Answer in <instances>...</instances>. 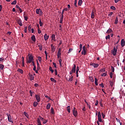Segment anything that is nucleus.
Returning a JSON list of instances; mask_svg holds the SVG:
<instances>
[{"label": "nucleus", "instance_id": "nucleus-54", "mask_svg": "<svg viewBox=\"0 0 125 125\" xmlns=\"http://www.w3.org/2000/svg\"><path fill=\"white\" fill-rule=\"evenodd\" d=\"M106 116L104 114V113L102 112V117H103V118H104Z\"/></svg>", "mask_w": 125, "mask_h": 125}, {"label": "nucleus", "instance_id": "nucleus-38", "mask_svg": "<svg viewBox=\"0 0 125 125\" xmlns=\"http://www.w3.org/2000/svg\"><path fill=\"white\" fill-rule=\"evenodd\" d=\"M113 73L112 72L109 73V76L110 77L111 79L113 78Z\"/></svg>", "mask_w": 125, "mask_h": 125}, {"label": "nucleus", "instance_id": "nucleus-2", "mask_svg": "<svg viewBox=\"0 0 125 125\" xmlns=\"http://www.w3.org/2000/svg\"><path fill=\"white\" fill-rule=\"evenodd\" d=\"M83 49V51H82V49ZM82 51V55H85V46H83L82 45V44H80V51H79V53H80Z\"/></svg>", "mask_w": 125, "mask_h": 125}, {"label": "nucleus", "instance_id": "nucleus-52", "mask_svg": "<svg viewBox=\"0 0 125 125\" xmlns=\"http://www.w3.org/2000/svg\"><path fill=\"white\" fill-rule=\"evenodd\" d=\"M52 64H53V65H54V67H55V68H57V67L56 66V63H55V62H52Z\"/></svg>", "mask_w": 125, "mask_h": 125}, {"label": "nucleus", "instance_id": "nucleus-63", "mask_svg": "<svg viewBox=\"0 0 125 125\" xmlns=\"http://www.w3.org/2000/svg\"><path fill=\"white\" fill-rule=\"evenodd\" d=\"M102 114L100 113V112L99 111L98 112V113H96V115H101Z\"/></svg>", "mask_w": 125, "mask_h": 125}, {"label": "nucleus", "instance_id": "nucleus-6", "mask_svg": "<svg viewBox=\"0 0 125 125\" xmlns=\"http://www.w3.org/2000/svg\"><path fill=\"white\" fill-rule=\"evenodd\" d=\"M35 99H36V101L38 103H40V95L36 94L35 95Z\"/></svg>", "mask_w": 125, "mask_h": 125}, {"label": "nucleus", "instance_id": "nucleus-61", "mask_svg": "<svg viewBox=\"0 0 125 125\" xmlns=\"http://www.w3.org/2000/svg\"><path fill=\"white\" fill-rule=\"evenodd\" d=\"M39 14L40 15H42V11H40L39 12Z\"/></svg>", "mask_w": 125, "mask_h": 125}, {"label": "nucleus", "instance_id": "nucleus-7", "mask_svg": "<svg viewBox=\"0 0 125 125\" xmlns=\"http://www.w3.org/2000/svg\"><path fill=\"white\" fill-rule=\"evenodd\" d=\"M90 65L93 66L94 68H97L99 66L98 63H91Z\"/></svg>", "mask_w": 125, "mask_h": 125}, {"label": "nucleus", "instance_id": "nucleus-57", "mask_svg": "<svg viewBox=\"0 0 125 125\" xmlns=\"http://www.w3.org/2000/svg\"><path fill=\"white\" fill-rule=\"evenodd\" d=\"M100 86H101L102 88L104 87V83H102L101 84H100Z\"/></svg>", "mask_w": 125, "mask_h": 125}, {"label": "nucleus", "instance_id": "nucleus-8", "mask_svg": "<svg viewBox=\"0 0 125 125\" xmlns=\"http://www.w3.org/2000/svg\"><path fill=\"white\" fill-rule=\"evenodd\" d=\"M61 49L60 48V49H59V51H58V54H57L58 58H61Z\"/></svg>", "mask_w": 125, "mask_h": 125}, {"label": "nucleus", "instance_id": "nucleus-37", "mask_svg": "<svg viewBox=\"0 0 125 125\" xmlns=\"http://www.w3.org/2000/svg\"><path fill=\"white\" fill-rule=\"evenodd\" d=\"M77 0H75V1H74V6L75 7H77Z\"/></svg>", "mask_w": 125, "mask_h": 125}, {"label": "nucleus", "instance_id": "nucleus-12", "mask_svg": "<svg viewBox=\"0 0 125 125\" xmlns=\"http://www.w3.org/2000/svg\"><path fill=\"white\" fill-rule=\"evenodd\" d=\"M48 39H49V36H47V34H45V35H44V40H45V41H46Z\"/></svg>", "mask_w": 125, "mask_h": 125}, {"label": "nucleus", "instance_id": "nucleus-32", "mask_svg": "<svg viewBox=\"0 0 125 125\" xmlns=\"http://www.w3.org/2000/svg\"><path fill=\"white\" fill-rule=\"evenodd\" d=\"M98 81V80H97V79L95 78V84H96V85H98V83H97Z\"/></svg>", "mask_w": 125, "mask_h": 125}, {"label": "nucleus", "instance_id": "nucleus-42", "mask_svg": "<svg viewBox=\"0 0 125 125\" xmlns=\"http://www.w3.org/2000/svg\"><path fill=\"white\" fill-rule=\"evenodd\" d=\"M4 68V65L3 64H0V69L2 70Z\"/></svg>", "mask_w": 125, "mask_h": 125}, {"label": "nucleus", "instance_id": "nucleus-19", "mask_svg": "<svg viewBox=\"0 0 125 125\" xmlns=\"http://www.w3.org/2000/svg\"><path fill=\"white\" fill-rule=\"evenodd\" d=\"M40 11H42V10H41V9H36V14H40L39 12H40Z\"/></svg>", "mask_w": 125, "mask_h": 125}, {"label": "nucleus", "instance_id": "nucleus-31", "mask_svg": "<svg viewBox=\"0 0 125 125\" xmlns=\"http://www.w3.org/2000/svg\"><path fill=\"white\" fill-rule=\"evenodd\" d=\"M37 125H42L41 122L40 120V119L38 118L37 119Z\"/></svg>", "mask_w": 125, "mask_h": 125}, {"label": "nucleus", "instance_id": "nucleus-25", "mask_svg": "<svg viewBox=\"0 0 125 125\" xmlns=\"http://www.w3.org/2000/svg\"><path fill=\"white\" fill-rule=\"evenodd\" d=\"M50 111H51V113H52V114H54L55 113H54V109H53V108H51V109H50Z\"/></svg>", "mask_w": 125, "mask_h": 125}, {"label": "nucleus", "instance_id": "nucleus-21", "mask_svg": "<svg viewBox=\"0 0 125 125\" xmlns=\"http://www.w3.org/2000/svg\"><path fill=\"white\" fill-rule=\"evenodd\" d=\"M43 25V24L42 23V22L41 19H40L39 20V25L40 26V27H42Z\"/></svg>", "mask_w": 125, "mask_h": 125}, {"label": "nucleus", "instance_id": "nucleus-17", "mask_svg": "<svg viewBox=\"0 0 125 125\" xmlns=\"http://www.w3.org/2000/svg\"><path fill=\"white\" fill-rule=\"evenodd\" d=\"M50 107H51V104L50 103H48V104H47L46 105L47 110H49V109H50Z\"/></svg>", "mask_w": 125, "mask_h": 125}, {"label": "nucleus", "instance_id": "nucleus-44", "mask_svg": "<svg viewBox=\"0 0 125 125\" xmlns=\"http://www.w3.org/2000/svg\"><path fill=\"white\" fill-rule=\"evenodd\" d=\"M17 3V1L16 0H14L13 2H12V5H16Z\"/></svg>", "mask_w": 125, "mask_h": 125}, {"label": "nucleus", "instance_id": "nucleus-35", "mask_svg": "<svg viewBox=\"0 0 125 125\" xmlns=\"http://www.w3.org/2000/svg\"><path fill=\"white\" fill-rule=\"evenodd\" d=\"M24 20H25V21H28V17H27L26 16H25V14H24Z\"/></svg>", "mask_w": 125, "mask_h": 125}, {"label": "nucleus", "instance_id": "nucleus-39", "mask_svg": "<svg viewBox=\"0 0 125 125\" xmlns=\"http://www.w3.org/2000/svg\"><path fill=\"white\" fill-rule=\"evenodd\" d=\"M105 72V68H102L100 70V72Z\"/></svg>", "mask_w": 125, "mask_h": 125}, {"label": "nucleus", "instance_id": "nucleus-11", "mask_svg": "<svg viewBox=\"0 0 125 125\" xmlns=\"http://www.w3.org/2000/svg\"><path fill=\"white\" fill-rule=\"evenodd\" d=\"M121 46L122 47H124V46H125V41H124V39H122L121 40Z\"/></svg>", "mask_w": 125, "mask_h": 125}, {"label": "nucleus", "instance_id": "nucleus-53", "mask_svg": "<svg viewBox=\"0 0 125 125\" xmlns=\"http://www.w3.org/2000/svg\"><path fill=\"white\" fill-rule=\"evenodd\" d=\"M73 77L72 76V77H71L68 79V81L71 82L73 80Z\"/></svg>", "mask_w": 125, "mask_h": 125}, {"label": "nucleus", "instance_id": "nucleus-3", "mask_svg": "<svg viewBox=\"0 0 125 125\" xmlns=\"http://www.w3.org/2000/svg\"><path fill=\"white\" fill-rule=\"evenodd\" d=\"M32 62H34V59L32 55H30L28 56V60H27L26 63L28 64L31 63Z\"/></svg>", "mask_w": 125, "mask_h": 125}, {"label": "nucleus", "instance_id": "nucleus-30", "mask_svg": "<svg viewBox=\"0 0 125 125\" xmlns=\"http://www.w3.org/2000/svg\"><path fill=\"white\" fill-rule=\"evenodd\" d=\"M37 58H38V60H39V62H42V57H40V56H39V57H37Z\"/></svg>", "mask_w": 125, "mask_h": 125}, {"label": "nucleus", "instance_id": "nucleus-36", "mask_svg": "<svg viewBox=\"0 0 125 125\" xmlns=\"http://www.w3.org/2000/svg\"><path fill=\"white\" fill-rule=\"evenodd\" d=\"M118 23V19L116 18V20H115V24H117Z\"/></svg>", "mask_w": 125, "mask_h": 125}, {"label": "nucleus", "instance_id": "nucleus-46", "mask_svg": "<svg viewBox=\"0 0 125 125\" xmlns=\"http://www.w3.org/2000/svg\"><path fill=\"white\" fill-rule=\"evenodd\" d=\"M73 51V49L72 48H69V49H68V54H69L71 52H72Z\"/></svg>", "mask_w": 125, "mask_h": 125}, {"label": "nucleus", "instance_id": "nucleus-41", "mask_svg": "<svg viewBox=\"0 0 125 125\" xmlns=\"http://www.w3.org/2000/svg\"><path fill=\"white\" fill-rule=\"evenodd\" d=\"M110 9L113 10H116V7H115L114 6H112L110 7Z\"/></svg>", "mask_w": 125, "mask_h": 125}, {"label": "nucleus", "instance_id": "nucleus-5", "mask_svg": "<svg viewBox=\"0 0 125 125\" xmlns=\"http://www.w3.org/2000/svg\"><path fill=\"white\" fill-rule=\"evenodd\" d=\"M117 47L116 48H113V50L112 51V55L113 56H116L117 54Z\"/></svg>", "mask_w": 125, "mask_h": 125}, {"label": "nucleus", "instance_id": "nucleus-62", "mask_svg": "<svg viewBox=\"0 0 125 125\" xmlns=\"http://www.w3.org/2000/svg\"><path fill=\"white\" fill-rule=\"evenodd\" d=\"M120 1H121V0H114L115 3H118Z\"/></svg>", "mask_w": 125, "mask_h": 125}, {"label": "nucleus", "instance_id": "nucleus-16", "mask_svg": "<svg viewBox=\"0 0 125 125\" xmlns=\"http://www.w3.org/2000/svg\"><path fill=\"white\" fill-rule=\"evenodd\" d=\"M63 21V15L62 14V17L60 18V23H62V21Z\"/></svg>", "mask_w": 125, "mask_h": 125}, {"label": "nucleus", "instance_id": "nucleus-48", "mask_svg": "<svg viewBox=\"0 0 125 125\" xmlns=\"http://www.w3.org/2000/svg\"><path fill=\"white\" fill-rule=\"evenodd\" d=\"M24 33H27V26L24 27Z\"/></svg>", "mask_w": 125, "mask_h": 125}, {"label": "nucleus", "instance_id": "nucleus-14", "mask_svg": "<svg viewBox=\"0 0 125 125\" xmlns=\"http://www.w3.org/2000/svg\"><path fill=\"white\" fill-rule=\"evenodd\" d=\"M31 39H32V41L36 42V36L35 35H32Z\"/></svg>", "mask_w": 125, "mask_h": 125}, {"label": "nucleus", "instance_id": "nucleus-9", "mask_svg": "<svg viewBox=\"0 0 125 125\" xmlns=\"http://www.w3.org/2000/svg\"><path fill=\"white\" fill-rule=\"evenodd\" d=\"M17 23L18 24H19V25H20L21 26H22V23H21V20L20 19H17Z\"/></svg>", "mask_w": 125, "mask_h": 125}, {"label": "nucleus", "instance_id": "nucleus-34", "mask_svg": "<svg viewBox=\"0 0 125 125\" xmlns=\"http://www.w3.org/2000/svg\"><path fill=\"white\" fill-rule=\"evenodd\" d=\"M112 32V29H108L107 32H106V33H107L108 34H109V33H111Z\"/></svg>", "mask_w": 125, "mask_h": 125}, {"label": "nucleus", "instance_id": "nucleus-29", "mask_svg": "<svg viewBox=\"0 0 125 125\" xmlns=\"http://www.w3.org/2000/svg\"><path fill=\"white\" fill-rule=\"evenodd\" d=\"M24 115L27 118L29 119V115H28V113H27L25 112H24Z\"/></svg>", "mask_w": 125, "mask_h": 125}, {"label": "nucleus", "instance_id": "nucleus-56", "mask_svg": "<svg viewBox=\"0 0 125 125\" xmlns=\"http://www.w3.org/2000/svg\"><path fill=\"white\" fill-rule=\"evenodd\" d=\"M31 29V25H29V26H28V31H30Z\"/></svg>", "mask_w": 125, "mask_h": 125}, {"label": "nucleus", "instance_id": "nucleus-28", "mask_svg": "<svg viewBox=\"0 0 125 125\" xmlns=\"http://www.w3.org/2000/svg\"><path fill=\"white\" fill-rule=\"evenodd\" d=\"M50 80L52 82H54V83H56V81L54 79L51 78H50Z\"/></svg>", "mask_w": 125, "mask_h": 125}, {"label": "nucleus", "instance_id": "nucleus-49", "mask_svg": "<svg viewBox=\"0 0 125 125\" xmlns=\"http://www.w3.org/2000/svg\"><path fill=\"white\" fill-rule=\"evenodd\" d=\"M98 122H102L103 121L102 119H101V118H98Z\"/></svg>", "mask_w": 125, "mask_h": 125}, {"label": "nucleus", "instance_id": "nucleus-26", "mask_svg": "<svg viewBox=\"0 0 125 125\" xmlns=\"http://www.w3.org/2000/svg\"><path fill=\"white\" fill-rule=\"evenodd\" d=\"M49 70L50 71H51V72H52V73H53V72H54V70L52 69V67L51 66L49 67Z\"/></svg>", "mask_w": 125, "mask_h": 125}, {"label": "nucleus", "instance_id": "nucleus-20", "mask_svg": "<svg viewBox=\"0 0 125 125\" xmlns=\"http://www.w3.org/2000/svg\"><path fill=\"white\" fill-rule=\"evenodd\" d=\"M39 120H41V121H45L47 120L44 119V118L43 117H42L41 116H39Z\"/></svg>", "mask_w": 125, "mask_h": 125}, {"label": "nucleus", "instance_id": "nucleus-59", "mask_svg": "<svg viewBox=\"0 0 125 125\" xmlns=\"http://www.w3.org/2000/svg\"><path fill=\"white\" fill-rule=\"evenodd\" d=\"M29 93L30 94V96L32 97V90L29 91Z\"/></svg>", "mask_w": 125, "mask_h": 125}, {"label": "nucleus", "instance_id": "nucleus-50", "mask_svg": "<svg viewBox=\"0 0 125 125\" xmlns=\"http://www.w3.org/2000/svg\"><path fill=\"white\" fill-rule=\"evenodd\" d=\"M109 85H110L111 87L113 86V82L110 81L109 82Z\"/></svg>", "mask_w": 125, "mask_h": 125}, {"label": "nucleus", "instance_id": "nucleus-1", "mask_svg": "<svg viewBox=\"0 0 125 125\" xmlns=\"http://www.w3.org/2000/svg\"><path fill=\"white\" fill-rule=\"evenodd\" d=\"M76 77H78L79 66H77V65H76V64H74L73 67H72V70H71L69 74H70V75H72L73 73H75L76 72Z\"/></svg>", "mask_w": 125, "mask_h": 125}, {"label": "nucleus", "instance_id": "nucleus-60", "mask_svg": "<svg viewBox=\"0 0 125 125\" xmlns=\"http://www.w3.org/2000/svg\"><path fill=\"white\" fill-rule=\"evenodd\" d=\"M63 11H68V8H65L64 9L62 10Z\"/></svg>", "mask_w": 125, "mask_h": 125}, {"label": "nucleus", "instance_id": "nucleus-64", "mask_svg": "<svg viewBox=\"0 0 125 125\" xmlns=\"http://www.w3.org/2000/svg\"><path fill=\"white\" fill-rule=\"evenodd\" d=\"M37 67H40V63H39V62H38V61H37Z\"/></svg>", "mask_w": 125, "mask_h": 125}, {"label": "nucleus", "instance_id": "nucleus-58", "mask_svg": "<svg viewBox=\"0 0 125 125\" xmlns=\"http://www.w3.org/2000/svg\"><path fill=\"white\" fill-rule=\"evenodd\" d=\"M54 72H55V75H57L58 74L57 70L55 69Z\"/></svg>", "mask_w": 125, "mask_h": 125}, {"label": "nucleus", "instance_id": "nucleus-47", "mask_svg": "<svg viewBox=\"0 0 125 125\" xmlns=\"http://www.w3.org/2000/svg\"><path fill=\"white\" fill-rule=\"evenodd\" d=\"M59 62L60 63V66H62V65L61 64V63L62 62V59H60V60L59 61Z\"/></svg>", "mask_w": 125, "mask_h": 125}, {"label": "nucleus", "instance_id": "nucleus-15", "mask_svg": "<svg viewBox=\"0 0 125 125\" xmlns=\"http://www.w3.org/2000/svg\"><path fill=\"white\" fill-rule=\"evenodd\" d=\"M52 40L53 41H56V36L54 34L52 35Z\"/></svg>", "mask_w": 125, "mask_h": 125}, {"label": "nucleus", "instance_id": "nucleus-4", "mask_svg": "<svg viewBox=\"0 0 125 125\" xmlns=\"http://www.w3.org/2000/svg\"><path fill=\"white\" fill-rule=\"evenodd\" d=\"M6 115H7V116H8V122H9L10 123H13V122L12 121V117H11L10 114L7 113V114H6Z\"/></svg>", "mask_w": 125, "mask_h": 125}, {"label": "nucleus", "instance_id": "nucleus-43", "mask_svg": "<svg viewBox=\"0 0 125 125\" xmlns=\"http://www.w3.org/2000/svg\"><path fill=\"white\" fill-rule=\"evenodd\" d=\"M110 38V35L106 36H105V40H107L108 39L109 40Z\"/></svg>", "mask_w": 125, "mask_h": 125}, {"label": "nucleus", "instance_id": "nucleus-13", "mask_svg": "<svg viewBox=\"0 0 125 125\" xmlns=\"http://www.w3.org/2000/svg\"><path fill=\"white\" fill-rule=\"evenodd\" d=\"M51 47L52 48V53H54L55 52V50L56 49V48L54 47V46H53L52 44L51 45Z\"/></svg>", "mask_w": 125, "mask_h": 125}, {"label": "nucleus", "instance_id": "nucleus-22", "mask_svg": "<svg viewBox=\"0 0 125 125\" xmlns=\"http://www.w3.org/2000/svg\"><path fill=\"white\" fill-rule=\"evenodd\" d=\"M67 111L68 113H70V106L69 105L67 106Z\"/></svg>", "mask_w": 125, "mask_h": 125}, {"label": "nucleus", "instance_id": "nucleus-10", "mask_svg": "<svg viewBox=\"0 0 125 125\" xmlns=\"http://www.w3.org/2000/svg\"><path fill=\"white\" fill-rule=\"evenodd\" d=\"M78 115V112L77 111L73 110V115H74L75 117H77Z\"/></svg>", "mask_w": 125, "mask_h": 125}, {"label": "nucleus", "instance_id": "nucleus-45", "mask_svg": "<svg viewBox=\"0 0 125 125\" xmlns=\"http://www.w3.org/2000/svg\"><path fill=\"white\" fill-rule=\"evenodd\" d=\"M42 121L43 122H42L43 124H46L47 122H48V120H43V121Z\"/></svg>", "mask_w": 125, "mask_h": 125}, {"label": "nucleus", "instance_id": "nucleus-23", "mask_svg": "<svg viewBox=\"0 0 125 125\" xmlns=\"http://www.w3.org/2000/svg\"><path fill=\"white\" fill-rule=\"evenodd\" d=\"M18 72H19L21 74H23V70L22 69H20V68L18 69Z\"/></svg>", "mask_w": 125, "mask_h": 125}, {"label": "nucleus", "instance_id": "nucleus-55", "mask_svg": "<svg viewBox=\"0 0 125 125\" xmlns=\"http://www.w3.org/2000/svg\"><path fill=\"white\" fill-rule=\"evenodd\" d=\"M106 75H107L106 73H104L103 74H102V76L105 77Z\"/></svg>", "mask_w": 125, "mask_h": 125}, {"label": "nucleus", "instance_id": "nucleus-40", "mask_svg": "<svg viewBox=\"0 0 125 125\" xmlns=\"http://www.w3.org/2000/svg\"><path fill=\"white\" fill-rule=\"evenodd\" d=\"M111 70L112 72H114L115 69L114 67H113V66H111Z\"/></svg>", "mask_w": 125, "mask_h": 125}, {"label": "nucleus", "instance_id": "nucleus-51", "mask_svg": "<svg viewBox=\"0 0 125 125\" xmlns=\"http://www.w3.org/2000/svg\"><path fill=\"white\" fill-rule=\"evenodd\" d=\"M42 31L40 29V28L38 29V33H39V34H41Z\"/></svg>", "mask_w": 125, "mask_h": 125}, {"label": "nucleus", "instance_id": "nucleus-24", "mask_svg": "<svg viewBox=\"0 0 125 125\" xmlns=\"http://www.w3.org/2000/svg\"><path fill=\"white\" fill-rule=\"evenodd\" d=\"M29 77H30V81H33L34 80V76L33 75H30Z\"/></svg>", "mask_w": 125, "mask_h": 125}, {"label": "nucleus", "instance_id": "nucleus-33", "mask_svg": "<svg viewBox=\"0 0 125 125\" xmlns=\"http://www.w3.org/2000/svg\"><path fill=\"white\" fill-rule=\"evenodd\" d=\"M82 4H83V0H79V6H81Z\"/></svg>", "mask_w": 125, "mask_h": 125}, {"label": "nucleus", "instance_id": "nucleus-27", "mask_svg": "<svg viewBox=\"0 0 125 125\" xmlns=\"http://www.w3.org/2000/svg\"><path fill=\"white\" fill-rule=\"evenodd\" d=\"M95 16H94V12H92L91 16V18L92 19H94Z\"/></svg>", "mask_w": 125, "mask_h": 125}, {"label": "nucleus", "instance_id": "nucleus-18", "mask_svg": "<svg viewBox=\"0 0 125 125\" xmlns=\"http://www.w3.org/2000/svg\"><path fill=\"white\" fill-rule=\"evenodd\" d=\"M38 105V102H34L33 103V106L36 107Z\"/></svg>", "mask_w": 125, "mask_h": 125}]
</instances>
